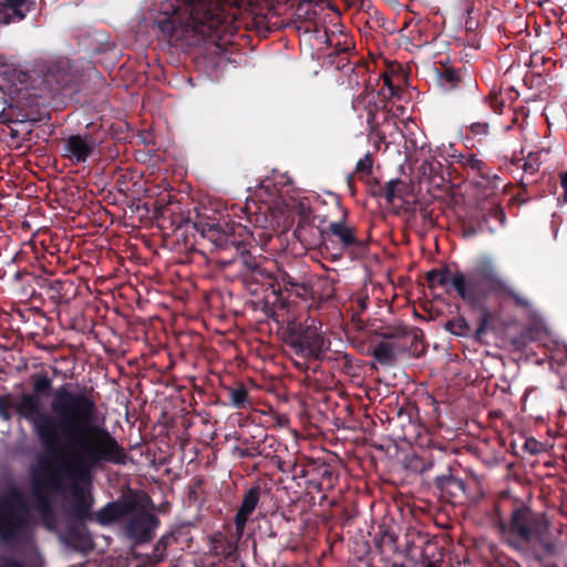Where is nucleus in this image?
I'll list each match as a JSON object with an SVG mask.
<instances>
[{
    "mask_svg": "<svg viewBox=\"0 0 567 567\" xmlns=\"http://www.w3.org/2000/svg\"><path fill=\"white\" fill-rule=\"evenodd\" d=\"M50 409L55 415H48L49 431L38 440L43 451L40 465L69 480L68 492L75 499L74 513L85 516L94 503L84 489L92 482V471L105 464L125 465L128 455L105 427L92 423L97 406L90 393L60 385Z\"/></svg>",
    "mask_w": 567,
    "mask_h": 567,
    "instance_id": "nucleus-1",
    "label": "nucleus"
},
{
    "mask_svg": "<svg viewBox=\"0 0 567 567\" xmlns=\"http://www.w3.org/2000/svg\"><path fill=\"white\" fill-rule=\"evenodd\" d=\"M489 519L499 540L523 558L544 565L547 558L556 555L551 522L545 512L535 509L529 502L513 497L506 513L495 505Z\"/></svg>",
    "mask_w": 567,
    "mask_h": 567,
    "instance_id": "nucleus-2",
    "label": "nucleus"
},
{
    "mask_svg": "<svg viewBox=\"0 0 567 567\" xmlns=\"http://www.w3.org/2000/svg\"><path fill=\"white\" fill-rule=\"evenodd\" d=\"M429 288L443 287L451 284L457 296L472 310L478 312L475 338L481 339L486 333L487 327L493 319V312L488 308L491 295H505L514 299L516 305L526 306L527 302L516 296L507 284L499 277L495 267L483 261L471 270L463 272L456 270L451 272L447 266L433 268L425 276Z\"/></svg>",
    "mask_w": 567,
    "mask_h": 567,
    "instance_id": "nucleus-3",
    "label": "nucleus"
},
{
    "mask_svg": "<svg viewBox=\"0 0 567 567\" xmlns=\"http://www.w3.org/2000/svg\"><path fill=\"white\" fill-rule=\"evenodd\" d=\"M174 16L159 22L163 33L169 38L176 31V20L212 41L218 49H225L237 31L236 19L225 11L224 0H184L174 10Z\"/></svg>",
    "mask_w": 567,
    "mask_h": 567,
    "instance_id": "nucleus-4",
    "label": "nucleus"
},
{
    "mask_svg": "<svg viewBox=\"0 0 567 567\" xmlns=\"http://www.w3.org/2000/svg\"><path fill=\"white\" fill-rule=\"evenodd\" d=\"M185 229L186 233L195 231L199 239L207 240L212 245V251L217 256L216 262L221 268L235 267L243 279L244 285L252 293L257 295V288H251L252 280L248 278L246 266L241 260L260 259L261 256H254L247 248L245 240H237L235 234L228 230V226H223L215 219L200 218L197 221L185 220L177 227V230Z\"/></svg>",
    "mask_w": 567,
    "mask_h": 567,
    "instance_id": "nucleus-5",
    "label": "nucleus"
},
{
    "mask_svg": "<svg viewBox=\"0 0 567 567\" xmlns=\"http://www.w3.org/2000/svg\"><path fill=\"white\" fill-rule=\"evenodd\" d=\"M31 392H22L18 398L12 394L0 395V419L10 422L16 415L18 420L25 421L31 425L37 440L43 436L49 430L48 415H55L52 411L43 412L41 398L51 395L53 398V379L47 371H40L30 375Z\"/></svg>",
    "mask_w": 567,
    "mask_h": 567,
    "instance_id": "nucleus-6",
    "label": "nucleus"
},
{
    "mask_svg": "<svg viewBox=\"0 0 567 567\" xmlns=\"http://www.w3.org/2000/svg\"><path fill=\"white\" fill-rule=\"evenodd\" d=\"M241 260L246 266L249 280H252L251 288L258 286L270 290L274 296V305H278L281 309L288 307L291 297L307 300L311 295V286L300 274L292 275L291 272L277 267L272 261H267L266 258Z\"/></svg>",
    "mask_w": 567,
    "mask_h": 567,
    "instance_id": "nucleus-7",
    "label": "nucleus"
},
{
    "mask_svg": "<svg viewBox=\"0 0 567 567\" xmlns=\"http://www.w3.org/2000/svg\"><path fill=\"white\" fill-rule=\"evenodd\" d=\"M319 234L321 243L327 249L331 247L339 250L333 259H339L343 252L351 258H361L368 252L370 236H363L357 227L347 223L346 219L331 221Z\"/></svg>",
    "mask_w": 567,
    "mask_h": 567,
    "instance_id": "nucleus-8",
    "label": "nucleus"
},
{
    "mask_svg": "<svg viewBox=\"0 0 567 567\" xmlns=\"http://www.w3.org/2000/svg\"><path fill=\"white\" fill-rule=\"evenodd\" d=\"M29 524V508L21 491L11 487L0 499V538L16 543Z\"/></svg>",
    "mask_w": 567,
    "mask_h": 567,
    "instance_id": "nucleus-9",
    "label": "nucleus"
},
{
    "mask_svg": "<svg viewBox=\"0 0 567 567\" xmlns=\"http://www.w3.org/2000/svg\"><path fill=\"white\" fill-rule=\"evenodd\" d=\"M51 492L68 493V485H64L56 472L45 471L44 480H33L32 493L35 499V508L40 516L41 524L48 530L56 528V516L51 501Z\"/></svg>",
    "mask_w": 567,
    "mask_h": 567,
    "instance_id": "nucleus-10",
    "label": "nucleus"
},
{
    "mask_svg": "<svg viewBox=\"0 0 567 567\" xmlns=\"http://www.w3.org/2000/svg\"><path fill=\"white\" fill-rule=\"evenodd\" d=\"M287 342L297 355L315 361L326 358L324 351L330 343L324 339L322 332L312 326H299L291 329Z\"/></svg>",
    "mask_w": 567,
    "mask_h": 567,
    "instance_id": "nucleus-11",
    "label": "nucleus"
},
{
    "mask_svg": "<svg viewBox=\"0 0 567 567\" xmlns=\"http://www.w3.org/2000/svg\"><path fill=\"white\" fill-rule=\"evenodd\" d=\"M159 525L161 520L155 514L137 508L126 518L123 530L125 537L138 546L150 543Z\"/></svg>",
    "mask_w": 567,
    "mask_h": 567,
    "instance_id": "nucleus-12",
    "label": "nucleus"
},
{
    "mask_svg": "<svg viewBox=\"0 0 567 567\" xmlns=\"http://www.w3.org/2000/svg\"><path fill=\"white\" fill-rule=\"evenodd\" d=\"M71 504V519L66 524L64 533L60 536L61 540L65 546L70 547L75 551L89 554L93 549V542L89 534L87 527L84 520L91 519L92 507L85 516H78L74 513L75 499L72 498Z\"/></svg>",
    "mask_w": 567,
    "mask_h": 567,
    "instance_id": "nucleus-13",
    "label": "nucleus"
},
{
    "mask_svg": "<svg viewBox=\"0 0 567 567\" xmlns=\"http://www.w3.org/2000/svg\"><path fill=\"white\" fill-rule=\"evenodd\" d=\"M138 507L140 503L136 498V493H131L127 496L109 502L95 512L94 517L101 526H109L124 518L126 519Z\"/></svg>",
    "mask_w": 567,
    "mask_h": 567,
    "instance_id": "nucleus-14",
    "label": "nucleus"
},
{
    "mask_svg": "<svg viewBox=\"0 0 567 567\" xmlns=\"http://www.w3.org/2000/svg\"><path fill=\"white\" fill-rule=\"evenodd\" d=\"M13 280L17 282L21 281L29 286H31L33 281H37L39 287L45 292L54 306H59L62 301H64L66 299V295L72 288V282L69 280L49 278L38 279L29 271H17L13 275Z\"/></svg>",
    "mask_w": 567,
    "mask_h": 567,
    "instance_id": "nucleus-15",
    "label": "nucleus"
},
{
    "mask_svg": "<svg viewBox=\"0 0 567 567\" xmlns=\"http://www.w3.org/2000/svg\"><path fill=\"white\" fill-rule=\"evenodd\" d=\"M95 138L91 134H75L65 140L63 156L75 164H81L94 153Z\"/></svg>",
    "mask_w": 567,
    "mask_h": 567,
    "instance_id": "nucleus-16",
    "label": "nucleus"
},
{
    "mask_svg": "<svg viewBox=\"0 0 567 567\" xmlns=\"http://www.w3.org/2000/svg\"><path fill=\"white\" fill-rule=\"evenodd\" d=\"M435 74L439 87L446 93L461 92L467 86L463 68L440 62V65L435 68Z\"/></svg>",
    "mask_w": 567,
    "mask_h": 567,
    "instance_id": "nucleus-17",
    "label": "nucleus"
},
{
    "mask_svg": "<svg viewBox=\"0 0 567 567\" xmlns=\"http://www.w3.org/2000/svg\"><path fill=\"white\" fill-rule=\"evenodd\" d=\"M435 487L440 497L450 504H461L465 499L466 483L451 474L441 475L435 478Z\"/></svg>",
    "mask_w": 567,
    "mask_h": 567,
    "instance_id": "nucleus-18",
    "label": "nucleus"
},
{
    "mask_svg": "<svg viewBox=\"0 0 567 567\" xmlns=\"http://www.w3.org/2000/svg\"><path fill=\"white\" fill-rule=\"evenodd\" d=\"M360 106H362L367 113L369 132L375 134L381 126L379 111L384 107V99L374 93L360 94L354 102V107L359 109Z\"/></svg>",
    "mask_w": 567,
    "mask_h": 567,
    "instance_id": "nucleus-19",
    "label": "nucleus"
},
{
    "mask_svg": "<svg viewBox=\"0 0 567 567\" xmlns=\"http://www.w3.org/2000/svg\"><path fill=\"white\" fill-rule=\"evenodd\" d=\"M260 494L261 488L259 485H254L245 492L241 504L234 517V524L239 536L244 535L249 516L254 513L259 503Z\"/></svg>",
    "mask_w": 567,
    "mask_h": 567,
    "instance_id": "nucleus-20",
    "label": "nucleus"
},
{
    "mask_svg": "<svg viewBox=\"0 0 567 567\" xmlns=\"http://www.w3.org/2000/svg\"><path fill=\"white\" fill-rule=\"evenodd\" d=\"M451 157L453 158V163L460 165V167H462L468 176H478L485 181L491 179V169L488 168L487 164L480 159L475 154L458 153L453 154Z\"/></svg>",
    "mask_w": 567,
    "mask_h": 567,
    "instance_id": "nucleus-21",
    "label": "nucleus"
},
{
    "mask_svg": "<svg viewBox=\"0 0 567 567\" xmlns=\"http://www.w3.org/2000/svg\"><path fill=\"white\" fill-rule=\"evenodd\" d=\"M485 555L491 567H518V563L494 542H489L485 545Z\"/></svg>",
    "mask_w": 567,
    "mask_h": 567,
    "instance_id": "nucleus-22",
    "label": "nucleus"
},
{
    "mask_svg": "<svg viewBox=\"0 0 567 567\" xmlns=\"http://www.w3.org/2000/svg\"><path fill=\"white\" fill-rule=\"evenodd\" d=\"M25 0H0V22L9 24L14 21L23 20L25 13L21 7Z\"/></svg>",
    "mask_w": 567,
    "mask_h": 567,
    "instance_id": "nucleus-23",
    "label": "nucleus"
},
{
    "mask_svg": "<svg viewBox=\"0 0 567 567\" xmlns=\"http://www.w3.org/2000/svg\"><path fill=\"white\" fill-rule=\"evenodd\" d=\"M313 216L310 209L302 210L299 215L298 224L295 228V236L303 244H310L311 237L315 235V229L311 226Z\"/></svg>",
    "mask_w": 567,
    "mask_h": 567,
    "instance_id": "nucleus-24",
    "label": "nucleus"
},
{
    "mask_svg": "<svg viewBox=\"0 0 567 567\" xmlns=\"http://www.w3.org/2000/svg\"><path fill=\"white\" fill-rule=\"evenodd\" d=\"M228 400L236 409H246L250 405L247 388L239 383L236 386L226 388Z\"/></svg>",
    "mask_w": 567,
    "mask_h": 567,
    "instance_id": "nucleus-25",
    "label": "nucleus"
},
{
    "mask_svg": "<svg viewBox=\"0 0 567 567\" xmlns=\"http://www.w3.org/2000/svg\"><path fill=\"white\" fill-rule=\"evenodd\" d=\"M406 184L400 178H392L383 186V198L389 204H393L395 199H400L405 194Z\"/></svg>",
    "mask_w": 567,
    "mask_h": 567,
    "instance_id": "nucleus-26",
    "label": "nucleus"
},
{
    "mask_svg": "<svg viewBox=\"0 0 567 567\" xmlns=\"http://www.w3.org/2000/svg\"><path fill=\"white\" fill-rule=\"evenodd\" d=\"M371 354L382 365H390L395 360L393 344L385 341H382L373 347Z\"/></svg>",
    "mask_w": 567,
    "mask_h": 567,
    "instance_id": "nucleus-27",
    "label": "nucleus"
},
{
    "mask_svg": "<svg viewBox=\"0 0 567 567\" xmlns=\"http://www.w3.org/2000/svg\"><path fill=\"white\" fill-rule=\"evenodd\" d=\"M445 329L457 337H475V332L472 333V329L467 320L463 316H457L445 323ZM476 331V329L474 330ZM483 338V336L481 337ZM476 340V338H474ZM482 339H480L481 341ZM478 341V339H477Z\"/></svg>",
    "mask_w": 567,
    "mask_h": 567,
    "instance_id": "nucleus-28",
    "label": "nucleus"
},
{
    "mask_svg": "<svg viewBox=\"0 0 567 567\" xmlns=\"http://www.w3.org/2000/svg\"><path fill=\"white\" fill-rule=\"evenodd\" d=\"M491 133V127L486 121L473 122L465 127V137L482 142Z\"/></svg>",
    "mask_w": 567,
    "mask_h": 567,
    "instance_id": "nucleus-29",
    "label": "nucleus"
},
{
    "mask_svg": "<svg viewBox=\"0 0 567 567\" xmlns=\"http://www.w3.org/2000/svg\"><path fill=\"white\" fill-rule=\"evenodd\" d=\"M374 542L375 546L380 549L381 553L394 551L396 544V535L389 529H382L375 537Z\"/></svg>",
    "mask_w": 567,
    "mask_h": 567,
    "instance_id": "nucleus-30",
    "label": "nucleus"
},
{
    "mask_svg": "<svg viewBox=\"0 0 567 567\" xmlns=\"http://www.w3.org/2000/svg\"><path fill=\"white\" fill-rule=\"evenodd\" d=\"M324 359L328 361H334L342 373L347 375L352 374L354 367L350 354L340 352L336 353L334 357H327Z\"/></svg>",
    "mask_w": 567,
    "mask_h": 567,
    "instance_id": "nucleus-31",
    "label": "nucleus"
},
{
    "mask_svg": "<svg viewBox=\"0 0 567 567\" xmlns=\"http://www.w3.org/2000/svg\"><path fill=\"white\" fill-rule=\"evenodd\" d=\"M542 151L530 152L522 168L525 173L535 174L538 172L542 164Z\"/></svg>",
    "mask_w": 567,
    "mask_h": 567,
    "instance_id": "nucleus-32",
    "label": "nucleus"
},
{
    "mask_svg": "<svg viewBox=\"0 0 567 567\" xmlns=\"http://www.w3.org/2000/svg\"><path fill=\"white\" fill-rule=\"evenodd\" d=\"M171 537H172V535L162 536L154 545L153 558H154L155 563H162L165 559L166 549H167V546L169 545Z\"/></svg>",
    "mask_w": 567,
    "mask_h": 567,
    "instance_id": "nucleus-33",
    "label": "nucleus"
},
{
    "mask_svg": "<svg viewBox=\"0 0 567 567\" xmlns=\"http://www.w3.org/2000/svg\"><path fill=\"white\" fill-rule=\"evenodd\" d=\"M373 159L371 154H365L364 157L360 158L355 165V173L361 179L368 177L372 173Z\"/></svg>",
    "mask_w": 567,
    "mask_h": 567,
    "instance_id": "nucleus-34",
    "label": "nucleus"
},
{
    "mask_svg": "<svg viewBox=\"0 0 567 567\" xmlns=\"http://www.w3.org/2000/svg\"><path fill=\"white\" fill-rule=\"evenodd\" d=\"M409 466L415 472L424 473L433 467V460L432 457L414 456Z\"/></svg>",
    "mask_w": 567,
    "mask_h": 567,
    "instance_id": "nucleus-35",
    "label": "nucleus"
},
{
    "mask_svg": "<svg viewBox=\"0 0 567 567\" xmlns=\"http://www.w3.org/2000/svg\"><path fill=\"white\" fill-rule=\"evenodd\" d=\"M244 535L237 534V528L235 527V533L231 534L229 537L225 538L226 546L223 549V554L227 557H229L233 553L237 550L238 542L241 539Z\"/></svg>",
    "mask_w": 567,
    "mask_h": 567,
    "instance_id": "nucleus-36",
    "label": "nucleus"
},
{
    "mask_svg": "<svg viewBox=\"0 0 567 567\" xmlns=\"http://www.w3.org/2000/svg\"><path fill=\"white\" fill-rule=\"evenodd\" d=\"M489 218L496 220L499 224V226H504L506 223V214L501 206H493L488 209V212L484 216V219L485 221H487V219Z\"/></svg>",
    "mask_w": 567,
    "mask_h": 567,
    "instance_id": "nucleus-37",
    "label": "nucleus"
},
{
    "mask_svg": "<svg viewBox=\"0 0 567 567\" xmlns=\"http://www.w3.org/2000/svg\"><path fill=\"white\" fill-rule=\"evenodd\" d=\"M320 481L326 484L327 488H332L338 480V476L329 467L323 466L319 470Z\"/></svg>",
    "mask_w": 567,
    "mask_h": 567,
    "instance_id": "nucleus-38",
    "label": "nucleus"
},
{
    "mask_svg": "<svg viewBox=\"0 0 567 567\" xmlns=\"http://www.w3.org/2000/svg\"><path fill=\"white\" fill-rule=\"evenodd\" d=\"M406 334H408V330L405 328H395L392 331L382 333L381 336L384 339H396V338H403Z\"/></svg>",
    "mask_w": 567,
    "mask_h": 567,
    "instance_id": "nucleus-39",
    "label": "nucleus"
},
{
    "mask_svg": "<svg viewBox=\"0 0 567 567\" xmlns=\"http://www.w3.org/2000/svg\"><path fill=\"white\" fill-rule=\"evenodd\" d=\"M370 184V194L372 197H383V186L379 184L377 178L369 181Z\"/></svg>",
    "mask_w": 567,
    "mask_h": 567,
    "instance_id": "nucleus-40",
    "label": "nucleus"
},
{
    "mask_svg": "<svg viewBox=\"0 0 567 567\" xmlns=\"http://www.w3.org/2000/svg\"><path fill=\"white\" fill-rule=\"evenodd\" d=\"M383 85L388 87L389 94L391 96H394L398 94L400 89L398 86H394L392 83V78L389 74H383Z\"/></svg>",
    "mask_w": 567,
    "mask_h": 567,
    "instance_id": "nucleus-41",
    "label": "nucleus"
},
{
    "mask_svg": "<svg viewBox=\"0 0 567 567\" xmlns=\"http://www.w3.org/2000/svg\"><path fill=\"white\" fill-rule=\"evenodd\" d=\"M237 451H238V455L240 457H245V458H252L256 455L260 454V452L257 451L256 447H245V449L238 447Z\"/></svg>",
    "mask_w": 567,
    "mask_h": 567,
    "instance_id": "nucleus-42",
    "label": "nucleus"
},
{
    "mask_svg": "<svg viewBox=\"0 0 567 567\" xmlns=\"http://www.w3.org/2000/svg\"><path fill=\"white\" fill-rule=\"evenodd\" d=\"M560 184L563 187V195L558 197V204L567 203V171L560 175Z\"/></svg>",
    "mask_w": 567,
    "mask_h": 567,
    "instance_id": "nucleus-43",
    "label": "nucleus"
},
{
    "mask_svg": "<svg viewBox=\"0 0 567 567\" xmlns=\"http://www.w3.org/2000/svg\"><path fill=\"white\" fill-rule=\"evenodd\" d=\"M323 485H324L323 482L318 481L316 478H311V480L307 481V489L309 493H311L312 491L321 492L324 488Z\"/></svg>",
    "mask_w": 567,
    "mask_h": 567,
    "instance_id": "nucleus-44",
    "label": "nucleus"
},
{
    "mask_svg": "<svg viewBox=\"0 0 567 567\" xmlns=\"http://www.w3.org/2000/svg\"><path fill=\"white\" fill-rule=\"evenodd\" d=\"M1 567H27L23 561L18 558L9 557L2 560Z\"/></svg>",
    "mask_w": 567,
    "mask_h": 567,
    "instance_id": "nucleus-45",
    "label": "nucleus"
},
{
    "mask_svg": "<svg viewBox=\"0 0 567 567\" xmlns=\"http://www.w3.org/2000/svg\"><path fill=\"white\" fill-rule=\"evenodd\" d=\"M243 210H244V213L247 215V220H248V223L254 224V225H255V227H259L258 223H259L260 216H258V215H256V214H251V213L249 212V207H248V205H247V204L245 205V207H244V209H243ZM261 227H262V226H260V228H261Z\"/></svg>",
    "mask_w": 567,
    "mask_h": 567,
    "instance_id": "nucleus-46",
    "label": "nucleus"
},
{
    "mask_svg": "<svg viewBox=\"0 0 567 567\" xmlns=\"http://www.w3.org/2000/svg\"><path fill=\"white\" fill-rule=\"evenodd\" d=\"M202 487V480L196 481L194 484L189 486L188 496L190 499H197L198 491Z\"/></svg>",
    "mask_w": 567,
    "mask_h": 567,
    "instance_id": "nucleus-47",
    "label": "nucleus"
},
{
    "mask_svg": "<svg viewBox=\"0 0 567 567\" xmlns=\"http://www.w3.org/2000/svg\"><path fill=\"white\" fill-rule=\"evenodd\" d=\"M379 113H380V121H381V125H382L383 123L388 122V121H389V118L391 117V115H392V114H391V110H390V109H388V104H386V102H385V101H384V107H383V109H381V110L379 111Z\"/></svg>",
    "mask_w": 567,
    "mask_h": 567,
    "instance_id": "nucleus-48",
    "label": "nucleus"
},
{
    "mask_svg": "<svg viewBox=\"0 0 567 567\" xmlns=\"http://www.w3.org/2000/svg\"><path fill=\"white\" fill-rule=\"evenodd\" d=\"M293 477H306L308 475L307 470L303 466L295 465L292 468Z\"/></svg>",
    "mask_w": 567,
    "mask_h": 567,
    "instance_id": "nucleus-49",
    "label": "nucleus"
},
{
    "mask_svg": "<svg viewBox=\"0 0 567 567\" xmlns=\"http://www.w3.org/2000/svg\"><path fill=\"white\" fill-rule=\"evenodd\" d=\"M22 295H23L24 297H27V296L33 297V295H34V290H33V289H31V292L29 293V291H28L25 288H23V289H22Z\"/></svg>",
    "mask_w": 567,
    "mask_h": 567,
    "instance_id": "nucleus-50",
    "label": "nucleus"
},
{
    "mask_svg": "<svg viewBox=\"0 0 567 567\" xmlns=\"http://www.w3.org/2000/svg\"><path fill=\"white\" fill-rule=\"evenodd\" d=\"M56 89L55 90H59L60 87L64 86L65 85V81L64 80H56Z\"/></svg>",
    "mask_w": 567,
    "mask_h": 567,
    "instance_id": "nucleus-51",
    "label": "nucleus"
},
{
    "mask_svg": "<svg viewBox=\"0 0 567 567\" xmlns=\"http://www.w3.org/2000/svg\"><path fill=\"white\" fill-rule=\"evenodd\" d=\"M224 536L219 533L214 536L213 542H218L219 538H223Z\"/></svg>",
    "mask_w": 567,
    "mask_h": 567,
    "instance_id": "nucleus-52",
    "label": "nucleus"
},
{
    "mask_svg": "<svg viewBox=\"0 0 567 567\" xmlns=\"http://www.w3.org/2000/svg\"><path fill=\"white\" fill-rule=\"evenodd\" d=\"M295 364H296V367H297L299 370L303 369V365H302V364L297 363V362H296Z\"/></svg>",
    "mask_w": 567,
    "mask_h": 567,
    "instance_id": "nucleus-53",
    "label": "nucleus"
},
{
    "mask_svg": "<svg viewBox=\"0 0 567 567\" xmlns=\"http://www.w3.org/2000/svg\"><path fill=\"white\" fill-rule=\"evenodd\" d=\"M392 567H404L403 565L393 564Z\"/></svg>",
    "mask_w": 567,
    "mask_h": 567,
    "instance_id": "nucleus-54",
    "label": "nucleus"
},
{
    "mask_svg": "<svg viewBox=\"0 0 567 567\" xmlns=\"http://www.w3.org/2000/svg\"><path fill=\"white\" fill-rule=\"evenodd\" d=\"M194 243L195 244H200L199 240L197 238H194Z\"/></svg>",
    "mask_w": 567,
    "mask_h": 567,
    "instance_id": "nucleus-55",
    "label": "nucleus"
},
{
    "mask_svg": "<svg viewBox=\"0 0 567 567\" xmlns=\"http://www.w3.org/2000/svg\"><path fill=\"white\" fill-rule=\"evenodd\" d=\"M526 202H527V199H526V198H522V199H520V203H526Z\"/></svg>",
    "mask_w": 567,
    "mask_h": 567,
    "instance_id": "nucleus-56",
    "label": "nucleus"
},
{
    "mask_svg": "<svg viewBox=\"0 0 567 567\" xmlns=\"http://www.w3.org/2000/svg\"><path fill=\"white\" fill-rule=\"evenodd\" d=\"M517 198L520 200L523 198V195L518 194Z\"/></svg>",
    "mask_w": 567,
    "mask_h": 567,
    "instance_id": "nucleus-57",
    "label": "nucleus"
}]
</instances>
